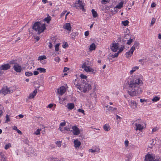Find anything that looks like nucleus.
Instances as JSON below:
<instances>
[{
	"instance_id": "nucleus-1",
	"label": "nucleus",
	"mask_w": 161,
	"mask_h": 161,
	"mask_svg": "<svg viewBox=\"0 0 161 161\" xmlns=\"http://www.w3.org/2000/svg\"><path fill=\"white\" fill-rule=\"evenodd\" d=\"M142 82V80L139 79H129L127 82L128 85L127 92L129 94L132 96L141 94L142 90L140 86Z\"/></svg>"
},
{
	"instance_id": "nucleus-2",
	"label": "nucleus",
	"mask_w": 161,
	"mask_h": 161,
	"mask_svg": "<svg viewBox=\"0 0 161 161\" xmlns=\"http://www.w3.org/2000/svg\"><path fill=\"white\" fill-rule=\"evenodd\" d=\"M32 29L36 31H37L38 33L40 34L46 29V27L45 24H41V23L39 22H35L34 24Z\"/></svg>"
},
{
	"instance_id": "nucleus-3",
	"label": "nucleus",
	"mask_w": 161,
	"mask_h": 161,
	"mask_svg": "<svg viewBox=\"0 0 161 161\" xmlns=\"http://www.w3.org/2000/svg\"><path fill=\"white\" fill-rule=\"evenodd\" d=\"M71 6L77 9H81L83 11L85 10L84 8V5H83L82 1L80 0H76L75 3L73 4Z\"/></svg>"
},
{
	"instance_id": "nucleus-4",
	"label": "nucleus",
	"mask_w": 161,
	"mask_h": 161,
	"mask_svg": "<svg viewBox=\"0 0 161 161\" xmlns=\"http://www.w3.org/2000/svg\"><path fill=\"white\" fill-rule=\"evenodd\" d=\"M92 88L91 85L88 83L85 82L83 83V92L84 93H86L88 91Z\"/></svg>"
},
{
	"instance_id": "nucleus-5",
	"label": "nucleus",
	"mask_w": 161,
	"mask_h": 161,
	"mask_svg": "<svg viewBox=\"0 0 161 161\" xmlns=\"http://www.w3.org/2000/svg\"><path fill=\"white\" fill-rule=\"evenodd\" d=\"M82 68L84 69V70L87 72H93L94 71L93 69L91 68L89 66H87L86 63H84L83 64Z\"/></svg>"
},
{
	"instance_id": "nucleus-6",
	"label": "nucleus",
	"mask_w": 161,
	"mask_h": 161,
	"mask_svg": "<svg viewBox=\"0 0 161 161\" xmlns=\"http://www.w3.org/2000/svg\"><path fill=\"white\" fill-rule=\"evenodd\" d=\"M72 129L71 131H72L73 134L74 135H78L80 133V131L79 128L76 125L73 126L72 127Z\"/></svg>"
},
{
	"instance_id": "nucleus-7",
	"label": "nucleus",
	"mask_w": 161,
	"mask_h": 161,
	"mask_svg": "<svg viewBox=\"0 0 161 161\" xmlns=\"http://www.w3.org/2000/svg\"><path fill=\"white\" fill-rule=\"evenodd\" d=\"M0 92L2 94L4 95L10 93L11 91L10 90V88H8L7 86L5 87H3L0 90Z\"/></svg>"
},
{
	"instance_id": "nucleus-8",
	"label": "nucleus",
	"mask_w": 161,
	"mask_h": 161,
	"mask_svg": "<svg viewBox=\"0 0 161 161\" xmlns=\"http://www.w3.org/2000/svg\"><path fill=\"white\" fill-rule=\"evenodd\" d=\"M119 45L118 43H113L112 46H110V49L114 52H116L118 49Z\"/></svg>"
},
{
	"instance_id": "nucleus-9",
	"label": "nucleus",
	"mask_w": 161,
	"mask_h": 161,
	"mask_svg": "<svg viewBox=\"0 0 161 161\" xmlns=\"http://www.w3.org/2000/svg\"><path fill=\"white\" fill-rule=\"evenodd\" d=\"M13 68L15 71L18 73L20 72L22 70L21 66L18 64L14 65L13 66Z\"/></svg>"
},
{
	"instance_id": "nucleus-10",
	"label": "nucleus",
	"mask_w": 161,
	"mask_h": 161,
	"mask_svg": "<svg viewBox=\"0 0 161 161\" xmlns=\"http://www.w3.org/2000/svg\"><path fill=\"white\" fill-rule=\"evenodd\" d=\"M154 159V158H153L151 154H148L145 156V161H156Z\"/></svg>"
},
{
	"instance_id": "nucleus-11",
	"label": "nucleus",
	"mask_w": 161,
	"mask_h": 161,
	"mask_svg": "<svg viewBox=\"0 0 161 161\" xmlns=\"http://www.w3.org/2000/svg\"><path fill=\"white\" fill-rule=\"evenodd\" d=\"M131 108L132 109H135L137 107V104L135 101H131L129 103Z\"/></svg>"
},
{
	"instance_id": "nucleus-12",
	"label": "nucleus",
	"mask_w": 161,
	"mask_h": 161,
	"mask_svg": "<svg viewBox=\"0 0 161 161\" xmlns=\"http://www.w3.org/2000/svg\"><path fill=\"white\" fill-rule=\"evenodd\" d=\"M66 91V89L64 86H62L58 90V94L62 95L64 94Z\"/></svg>"
},
{
	"instance_id": "nucleus-13",
	"label": "nucleus",
	"mask_w": 161,
	"mask_h": 161,
	"mask_svg": "<svg viewBox=\"0 0 161 161\" xmlns=\"http://www.w3.org/2000/svg\"><path fill=\"white\" fill-rule=\"evenodd\" d=\"M0 67L3 70H7L9 69L11 66L9 64H4L2 65Z\"/></svg>"
},
{
	"instance_id": "nucleus-14",
	"label": "nucleus",
	"mask_w": 161,
	"mask_h": 161,
	"mask_svg": "<svg viewBox=\"0 0 161 161\" xmlns=\"http://www.w3.org/2000/svg\"><path fill=\"white\" fill-rule=\"evenodd\" d=\"M37 92V90L35 89L32 93H31L29 94L28 97L29 99H32L34 98V97L36 96Z\"/></svg>"
},
{
	"instance_id": "nucleus-15",
	"label": "nucleus",
	"mask_w": 161,
	"mask_h": 161,
	"mask_svg": "<svg viewBox=\"0 0 161 161\" xmlns=\"http://www.w3.org/2000/svg\"><path fill=\"white\" fill-rule=\"evenodd\" d=\"M74 147L76 148L79 147L81 145L80 142L77 139L74 140Z\"/></svg>"
},
{
	"instance_id": "nucleus-16",
	"label": "nucleus",
	"mask_w": 161,
	"mask_h": 161,
	"mask_svg": "<svg viewBox=\"0 0 161 161\" xmlns=\"http://www.w3.org/2000/svg\"><path fill=\"white\" fill-rule=\"evenodd\" d=\"M0 158L1 161H7V158L3 153L1 152L0 153Z\"/></svg>"
},
{
	"instance_id": "nucleus-17",
	"label": "nucleus",
	"mask_w": 161,
	"mask_h": 161,
	"mask_svg": "<svg viewBox=\"0 0 161 161\" xmlns=\"http://www.w3.org/2000/svg\"><path fill=\"white\" fill-rule=\"evenodd\" d=\"M139 42L136 41L135 42L134 44L130 48V50H132L134 52L135 49L139 46Z\"/></svg>"
},
{
	"instance_id": "nucleus-18",
	"label": "nucleus",
	"mask_w": 161,
	"mask_h": 161,
	"mask_svg": "<svg viewBox=\"0 0 161 161\" xmlns=\"http://www.w3.org/2000/svg\"><path fill=\"white\" fill-rule=\"evenodd\" d=\"M64 27L68 31H70L71 30L70 24L69 23H66L64 26Z\"/></svg>"
},
{
	"instance_id": "nucleus-19",
	"label": "nucleus",
	"mask_w": 161,
	"mask_h": 161,
	"mask_svg": "<svg viewBox=\"0 0 161 161\" xmlns=\"http://www.w3.org/2000/svg\"><path fill=\"white\" fill-rule=\"evenodd\" d=\"M123 4H124V2H123L122 1L120 2L114 8L115 11L116 10L115 9V8L120 9L122 7H123Z\"/></svg>"
},
{
	"instance_id": "nucleus-20",
	"label": "nucleus",
	"mask_w": 161,
	"mask_h": 161,
	"mask_svg": "<svg viewBox=\"0 0 161 161\" xmlns=\"http://www.w3.org/2000/svg\"><path fill=\"white\" fill-rule=\"evenodd\" d=\"M135 125L136 127V130H139L140 131L142 130L143 129V127L140 124L136 123L135 124Z\"/></svg>"
},
{
	"instance_id": "nucleus-21",
	"label": "nucleus",
	"mask_w": 161,
	"mask_h": 161,
	"mask_svg": "<svg viewBox=\"0 0 161 161\" xmlns=\"http://www.w3.org/2000/svg\"><path fill=\"white\" fill-rule=\"evenodd\" d=\"M66 107L68 109L71 110L75 107V104L74 103H68L67 104Z\"/></svg>"
},
{
	"instance_id": "nucleus-22",
	"label": "nucleus",
	"mask_w": 161,
	"mask_h": 161,
	"mask_svg": "<svg viewBox=\"0 0 161 161\" xmlns=\"http://www.w3.org/2000/svg\"><path fill=\"white\" fill-rule=\"evenodd\" d=\"M133 51L132 50H130H130L127 52L125 53V55L127 58H129L133 54Z\"/></svg>"
},
{
	"instance_id": "nucleus-23",
	"label": "nucleus",
	"mask_w": 161,
	"mask_h": 161,
	"mask_svg": "<svg viewBox=\"0 0 161 161\" xmlns=\"http://www.w3.org/2000/svg\"><path fill=\"white\" fill-rule=\"evenodd\" d=\"M48 159V161H63L62 159H58L56 158L50 157Z\"/></svg>"
},
{
	"instance_id": "nucleus-24",
	"label": "nucleus",
	"mask_w": 161,
	"mask_h": 161,
	"mask_svg": "<svg viewBox=\"0 0 161 161\" xmlns=\"http://www.w3.org/2000/svg\"><path fill=\"white\" fill-rule=\"evenodd\" d=\"M103 128L104 130L106 131H108L110 130V126L108 124H106L103 126Z\"/></svg>"
},
{
	"instance_id": "nucleus-25",
	"label": "nucleus",
	"mask_w": 161,
	"mask_h": 161,
	"mask_svg": "<svg viewBox=\"0 0 161 161\" xmlns=\"http://www.w3.org/2000/svg\"><path fill=\"white\" fill-rule=\"evenodd\" d=\"M37 70H38L39 72L40 73H44L46 72V69H45L41 67L37 68Z\"/></svg>"
},
{
	"instance_id": "nucleus-26",
	"label": "nucleus",
	"mask_w": 161,
	"mask_h": 161,
	"mask_svg": "<svg viewBox=\"0 0 161 161\" xmlns=\"http://www.w3.org/2000/svg\"><path fill=\"white\" fill-rule=\"evenodd\" d=\"M96 48V46L94 43H92V44L90 45L89 47V50L90 51L95 50Z\"/></svg>"
},
{
	"instance_id": "nucleus-27",
	"label": "nucleus",
	"mask_w": 161,
	"mask_h": 161,
	"mask_svg": "<svg viewBox=\"0 0 161 161\" xmlns=\"http://www.w3.org/2000/svg\"><path fill=\"white\" fill-rule=\"evenodd\" d=\"M92 13L93 17V18H96L98 14L97 12L95 11L94 9H92Z\"/></svg>"
},
{
	"instance_id": "nucleus-28",
	"label": "nucleus",
	"mask_w": 161,
	"mask_h": 161,
	"mask_svg": "<svg viewBox=\"0 0 161 161\" xmlns=\"http://www.w3.org/2000/svg\"><path fill=\"white\" fill-rule=\"evenodd\" d=\"M119 54V53L118 52H117V53H115L114 54H111V53H110L109 55V57L110 56V57H112V58L117 57L118 56Z\"/></svg>"
},
{
	"instance_id": "nucleus-29",
	"label": "nucleus",
	"mask_w": 161,
	"mask_h": 161,
	"mask_svg": "<svg viewBox=\"0 0 161 161\" xmlns=\"http://www.w3.org/2000/svg\"><path fill=\"white\" fill-rule=\"evenodd\" d=\"M47 58L46 57L45 55H42L39 56L38 58V60H42L44 59H45Z\"/></svg>"
},
{
	"instance_id": "nucleus-30",
	"label": "nucleus",
	"mask_w": 161,
	"mask_h": 161,
	"mask_svg": "<svg viewBox=\"0 0 161 161\" xmlns=\"http://www.w3.org/2000/svg\"><path fill=\"white\" fill-rule=\"evenodd\" d=\"M139 68V67L137 66L133 68L130 71V74H132L136 69H138Z\"/></svg>"
},
{
	"instance_id": "nucleus-31",
	"label": "nucleus",
	"mask_w": 161,
	"mask_h": 161,
	"mask_svg": "<svg viewBox=\"0 0 161 161\" xmlns=\"http://www.w3.org/2000/svg\"><path fill=\"white\" fill-rule=\"evenodd\" d=\"M44 20L47 22V23H48L51 20V17L48 15V16L45 18Z\"/></svg>"
},
{
	"instance_id": "nucleus-32",
	"label": "nucleus",
	"mask_w": 161,
	"mask_h": 161,
	"mask_svg": "<svg viewBox=\"0 0 161 161\" xmlns=\"http://www.w3.org/2000/svg\"><path fill=\"white\" fill-rule=\"evenodd\" d=\"M160 98L157 96L154 97L152 99V101L153 102H156L159 100Z\"/></svg>"
},
{
	"instance_id": "nucleus-33",
	"label": "nucleus",
	"mask_w": 161,
	"mask_h": 161,
	"mask_svg": "<svg viewBox=\"0 0 161 161\" xmlns=\"http://www.w3.org/2000/svg\"><path fill=\"white\" fill-rule=\"evenodd\" d=\"M76 87L77 88H78L80 91L83 88V83L80 85H77Z\"/></svg>"
},
{
	"instance_id": "nucleus-34",
	"label": "nucleus",
	"mask_w": 161,
	"mask_h": 161,
	"mask_svg": "<svg viewBox=\"0 0 161 161\" xmlns=\"http://www.w3.org/2000/svg\"><path fill=\"white\" fill-rule=\"evenodd\" d=\"M129 23V21L127 20H126L124 21H122V24L125 26H126L128 25Z\"/></svg>"
},
{
	"instance_id": "nucleus-35",
	"label": "nucleus",
	"mask_w": 161,
	"mask_h": 161,
	"mask_svg": "<svg viewBox=\"0 0 161 161\" xmlns=\"http://www.w3.org/2000/svg\"><path fill=\"white\" fill-rule=\"evenodd\" d=\"M25 75L27 76H30L33 75V73L31 72H29L28 71L25 72Z\"/></svg>"
},
{
	"instance_id": "nucleus-36",
	"label": "nucleus",
	"mask_w": 161,
	"mask_h": 161,
	"mask_svg": "<svg viewBox=\"0 0 161 161\" xmlns=\"http://www.w3.org/2000/svg\"><path fill=\"white\" fill-rule=\"evenodd\" d=\"M11 144L10 143H8L5 145L4 148L5 149L7 150L10 147H11Z\"/></svg>"
},
{
	"instance_id": "nucleus-37",
	"label": "nucleus",
	"mask_w": 161,
	"mask_h": 161,
	"mask_svg": "<svg viewBox=\"0 0 161 161\" xmlns=\"http://www.w3.org/2000/svg\"><path fill=\"white\" fill-rule=\"evenodd\" d=\"M124 45L122 46L119 48V51L117 52L119 53L121 52H122L124 48Z\"/></svg>"
},
{
	"instance_id": "nucleus-38",
	"label": "nucleus",
	"mask_w": 161,
	"mask_h": 161,
	"mask_svg": "<svg viewBox=\"0 0 161 161\" xmlns=\"http://www.w3.org/2000/svg\"><path fill=\"white\" fill-rule=\"evenodd\" d=\"M59 43L56 44L55 46V50L56 51H58L59 50Z\"/></svg>"
},
{
	"instance_id": "nucleus-39",
	"label": "nucleus",
	"mask_w": 161,
	"mask_h": 161,
	"mask_svg": "<svg viewBox=\"0 0 161 161\" xmlns=\"http://www.w3.org/2000/svg\"><path fill=\"white\" fill-rule=\"evenodd\" d=\"M109 109L110 110H111L112 111H114V110H117V108H113L111 106H110L109 107Z\"/></svg>"
},
{
	"instance_id": "nucleus-40",
	"label": "nucleus",
	"mask_w": 161,
	"mask_h": 161,
	"mask_svg": "<svg viewBox=\"0 0 161 161\" xmlns=\"http://www.w3.org/2000/svg\"><path fill=\"white\" fill-rule=\"evenodd\" d=\"M6 119L5 120V122L6 123L9 122L10 121V119L9 118V115L8 114H7L6 116Z\"/></svg>"
},
{
	"instance_id": "nucleus-41",
	"label": "nucleus",
	"mask_w": 161,
	"mask_h": 161,
	"mask_svg": "<svg viewBox=\"0 0 161 161\" xmlns=\"http://www.w3.org/2000/svg\"><path fill=\"white\" fill-rule=\"evenodd\" d=\"M133 40L131 38H130L129 40H128L127 42L126 43L127 44L130 45L131 43L133 42Z\"/></svg>"
},
{
	"instance_id": "nucleus-42",
	"label": "nucleus",
	"mask_w": 161,
	"mask_h": 161,
	"mask_svg": "<svg viewBox=\"0 0 161 161\" xmlns=\"http://www.w3.org/2000/svg\"><path fill=\"white\" fill-rule=\"evenodd\" d=\"M80 77L81 78L84 79H86L87 78V76L86 75H84L83 74L80 75Z\"/></svg>"
},
{
	"instance_id": "nucleus-43",
	"label": "nucleus",
	"mask_w": 161,
	"mask_h": 161,
	"mask_svg": "<svg viewBox=\"0 0 161 161\" xmlns=\"http://www.w3.org/2000/svg\"><path fill=\"white\" fill-rule=\"evenodd\" d=\"M17 64V63H16V62L15 60H13L10 61L9 62V64H14V65H15L16 64Z\"/></svg>"
},
{
	"instance_id": "nucleus-44",
	"label": "nucleus",
	"mask_w": 161,
	"mask_h": 161,
	"mask_svg": "<svg viewBox=\"0 0 161 161\" xmlns=\"http://www.w3.org/2000/svg\"><path fill=\"white\" fill-rule=\"evenodd\" d=\"M56 144L58 145V146L59 147H60L61 145V142L60 141H57L55 142Z\"/></svg>"
},
{
	"instance_id": "nucleus-45",
	"label": "nucleus",
	"mask_w": 161,
	"mask_h": 161,
	"mask_svg": "<svg viewBox=\"0 0 161 161\" xmlns=\"http://www.w3.org/2000/svg\"><path fill=\"white\" fill-rule=\"evenodd\" d=\"M110 0H102V3L103 4H106L109 2Z\"/></svg>"
},
{
	"instance_id": "nucleus-46",
	"label": "nucleus",
	"mask_w": 161,
	"mask_h": 161,
	"mask_svg": "<svg viewBox=\"0 0 161 161\" xmlns=\"http://www.w3.org/2000/svg\"><path fill=\"white\" fill-rule=\"evenodd\" d=\"M54 60L58 62H59L60 61V58L58 57H56L54 58Z\"/></svg>"
},
{
	"instance_id": "nucleus-47",
	"label": "nucleus",
	"mask_w": 161,
	"mask_h": 161,
	"mask_svg": "<svg viewBox=\"0 0 161 161\" xmlns=\"http://www.w3.org/2000/svg\"><path fill=\"white\" fill-rule=\"evenodd\" d=\"M40 130H41L40 129H37V130L35 132V134L36 135H39L40 133Z\"/></svg>"
},
{
	"instance_id": "nucleus-48",
	"label": "nucleus",
	"mask_w": 161,
	"mask_h": 161,
	"mask_svg": "<svg viewBox=\"0 0 161 161\" xmlns=\"http://www.w3.org/2000/svg\"><path fill=\"white\" fill-rule=\"evenodd\" d=\"M125 144L126 147H127L129 145V141L127 140L125 141Z\"/></svg>"
},
{
	"instance_id": "nucleus-49",
	"label": "nucleus",
	"mask_w": 161,
	"mask_h": 161,
	"mask_svg": "<svg viewBox=\"0 0 161 161\" xmlns=\"http://www.w3.org/2000/svg\"><path fill=\"white\" fill-rule=\"evenodd\" d=\"M68 47V45L67 44V42H65V43L63 45V47L64 48H65Z\"/></svg>"
},
{
	"instance_id": "nucleus-50",
	"label": "nucleus",
	"mask_w": 161,
	"mask_h": 161,
	"mask_svg": "<svg viewBox=\"0 0 161 161\" xmlns=\"http://www.w3.org/2000/svg\"><path fill=\"white\" fill-rule=\"evenodd\" d=\"M78 111L80 112H81L83 114H84V111L83 109H79L78 110Z\"/></svg>"
},
{
	"instance_id": "nucleus-51",
	"label": "nucleus",
	"mask_w": 161,
	"mask_h": 161,
	"mask_svg": "<svg viewBox=\"0 0 161 161\" xmlns=\"http://www.w3.org/2000/svg\"><path fill=\"white\" fill-rule=\"evenodd\" d=\"M33 73H34V75H38L39 74V72L38 70L37 71H34Z\"/></svg>"
},
{
	"instance_id": "nucleus-52",
	"label": "nucleus",
	"mask_w": 161,
	"mask_h": 161,
	"mask_svg": "<svg viewBox=\"0 0 161 161\" xmlns=\"http://www.w3.org/2000/svg\"><path fill=\"white\" fill-rule=\"evenodd\" d=\"M66 124L65 122H63L60 123V126H64Z\"/></svg>"
},
{
	"instance_id": "nucleus-53",
	"label": "nucleus",
	"mask_w": 161,
	"mask_h": 161,
	"mask_svg": "<svg viewBox=\"0 0 161 161\" xmlns=\"http://www.w3.org/2000/svg\"><path fill=\"white\" fill-rule=\"evenodd\" d=\"M116 116L117 119H119V121H120L121 119V118L117 114Z\"/></svg>"
},
{
	"instance_id": "nucleus-54",
	"label": "nucleus",
	"mask_w": 161,
	"mask_h": 161,
	"mask_svg": "<svg viewBox=\"0 0 161 161\" xmlns=\"http://www.w3.org/2000/svg\"><path fill=\"white\" fill-rule=\"evenodd\" d=\"M89 35V32L88 31H87L85 32V35L86 36H88Z\"/></svg>"
},
{
	"instance_id": "nucleus-55",
	"label": "nucleus",
	"mask_w": 161,
	"mask_h": 161,
	"mask_svg": "<svg viewBox=\"0 0 161 161\" xmlns=\"http://www.w3.org/2000/svg\"><path fill=\"white\" fill-rule=\"evenodd\" d=\"M69 69L67 67H64V69L63 70V72H66Z\"/></svg>"
},
{
	"instance_id": "nucleus-56",
	"label": "nucleus",
	"mask_w": 161,
	"mask_h": 161,
	"mask_svg": "<svg viewBox=\"0 0 161 161\" xmlns=\"http://www.w3.org/2000/svg\"><path fill=\"white\" fill-rule=\"evenodd\" d=\"M156 4L155 3H153L151 5V7L152 8L155 7L156 6Z\"/></svg>"
},
{
	"instance_id": "nucleus-57",
	"label": "nucleus",
	"mask_w": 161,
	"mask_h": 161,
	"mask_svg": "<svg viewBox=\"0 0 161 161\" xmlns=\"http://www.w3.org/2000/svg\"><path fill=\"white\" fill-rule=\"evenodd\" d=\"M48 47H49L50 48H51L53 47V45L52 43L50 42H49V45H48Z\"/></svg>"
},
{
	"instance_id": "nucleus-58",
	"label": "nucleus",
	"mask_w": 161,
	"mask_h": 161,
	"mask_svg": "<svg viewBox=\"0 0 161 161\" xmlns=\"http://www.w3.org/2000/svg\"><path fill=\"white\" fill-rule=\"evenodd\" d=\"M3 70L2 69V68L0 67V75L3 74Z\"/></svg>"
},
{
	"instance_id": "nucleus-59",
	"label": "nucleus",
	"mask_w": 161,
	"mask_h": 161,
	"mask_svg": "<svg viewBox=\"0 0 161 161\" xmlns=\"http://www.w3.org/2000/svg\"><path fill=\"white\" fill-rule=\"evenodd\" d=\"M55 78V77L54 76H52V77H50L49 78V79L50 81H52V79H54Z\"/></svg>"
},
{
	"instance_id": "nucleus-60",
	"label": "nucleus",
	"mask_w": 161,
	"mask_h": 161,
	"mask_svg": "<svg viewBox=\"0 0 161 161\" xmlns=\"http://www.w3.org/2000/svg\"><path fill=\"white\" fill-rule=\"evenodd\" d=\"M66 11H63V12L61 14V17H63V16L64 15L65 13L66 12Z\"/></svg>"
},
{
	"instance_id": "nucleus-61",
	"label": "nucleus",
	"mask_w": 161,
	"mask_h": 161,
	"mask_svg": "<svg viewBox=\"0 0 161 161\" xmlns=\"http://www.w3.org/2000/svg\"><path fill=\"white\" fill-rule=\"evenodd\" d=\"M89 151L90 152H91L92 153H94L96 151V150H93L92 149H89Z\"/></svg>"
},
{
	"instance_id": "nucleus-62",
	"label": "nucleus",
	"mask_w": 161,
	"mask_h": 161,
	"mask_svg": "<svg viewBox=\"0 0 161 161\" xmlns=\"http://www.w3.org/2000/svg\"><path fill=\"white\" fill-rule=\"evenodd\" d=\"M12 128L13 130H16L18 129L17 127L15 125L13 126H12Z\"/></svg>"
},
{
	"instance_id": "nucleus-63",
	"label": "nucleus",
	"mask_w": 161,
	"mask_h": 161,
	"mask_svg": "<svg viewBox=\"0 0 161 161\" xmlns=\"http://www.w3.org/2000/svg\"><path fill=\"white\" fill-rule=\"evenodd\" d=\"M24 142L26 144H28L29 143V141L28 140L26 139L24 141Z\"/></svg>"
},
{
	"instance_id": "nucleus-64",
	"label": "nucleus",
	"mask_w": 161,
	"mask_h": 161,
	"mask_svg": "<svg viewBox=\"0 0 161 161\" xmlns=\"http://www.w3.org/2000/svg\"><path fill=\"white\" fill-rule=\"evenodd\" d=\"M53 106V104L50 103L48 105V107L50 108H52Z\"/></svg>"
}]
</instances>
